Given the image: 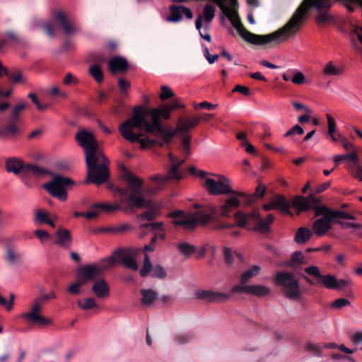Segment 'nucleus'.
Segmentation results:
<instances>
[{
    "mask_svg": "<svg viewBox=\"0 0 362 362\" xmlns=\"http://www.w3.org/2000/svg\"><path fill=\"white\" fill-rule=\"evenodd\" d=\"M154 130H156L158 134L162 136V141L159 143V145L160 146H163L165 144H168L171 141L173 136H175L177 134H179L177 131L175 129H173V128H169L168 129L165 130L161 126V129H154Z\"/></svg>",
    "mask_w": 362,
    "mask_h": 362,
    "instance_id": "nucleus-33",
    "label": "nucleus"
},
{
    "mask_svg": "<svg viewBox=\"0 0 362 362\" xmlns=\"http://www.w3.org/2000/svg\"><path fill=\"white\" fill-rule=\"evenodd\" d=\"M6 258L9 263L13 264L16 261L18 255L13 249L8 248L6 250Z\"/></svg>",
    "mask_w": 362,
    "mask_h": 362,
    "instance_id": "nucleus-58",
    "label": "nucleus"
},
{
    "mask_svg": "<svg viewBox=\"0 0 362 362\" xmlns=\"http://www.w3.org/2000/svg\"><path fill=\"white\" fill-rule=\"evenodd\" d=\"M8 77L10 80H11L13 83H24L25 82V79L22 74V73L16 70L11 73H8Z\"/></svg>",
    "mask_w": 362,
    "mask_h": 362,
    "instance_id": "nucleus-42",
    "label": "nucleus"
},
{
    "mask_svg": "<svg viewBox=\"0 0 362 362\" xmlns=\"http://www.w3.org/2000/svg\"><path fill=\"white\" fill-rule=\"evenodd\" d=\"M118 86L122 95L126 96L131 87L130 82L124 78H120L118 80Z\"/></svg>",
    "mask_w": 362,
    "mask_h": 362,
    "instance_id": "nucleus-43",
    "label": "nucleus"
},
{
    "mask_svg": "<svg viewBox=\"0 0 362 362\" xmlns=\"http://www.w3.org/2000/svg\"><path fill=\"white\" fill-rule=\"evenodd\" d=\"M141 303L146 307L152 305L158 298L157 292L152 289H142L141 291Z\"/></svg>",
    "mask_w": 362,
    "mask_h": 362,
    "instance_id": "nucleus-29",
    "label": "nucleus"
},
{
    "mask_svg": "<svg viewBox=\"0 0 362 362\" xmlns=\"http://www.w3.org/2000/svg\"><path fill=\"white\" fill-rule=\"evenodd\" d=\"M336 223L339 225L342 228H353L356 229H361L362 226L359 223H351V222H344L340 220L336 221Z\"/></svg>",
    "mask_w": 362,
    "mask_h": 362,
    "instance_id": "nucleus-50",
    "label": "nucleus"
},
{
    "mask_svg": "<svg viewBox=\"0 0 362 362\" xmlns=\"http://www.w3.org/2000/svg\"><path fill=\"white\" fill-rule=\"evenodd\" d=\"M34 234L37 237V238H39L41 243L42 244L48 241L51 238L50 235L46 230H36L34 231Z\"/></svg>",
    "mask_w": 362,
    "mask_h": 362,
    "instance_id": "nucleus-45",
    "label": "nucleus"
},
{
    "mask_svg": "<svg viewBox=\"0 0 362 362\" xmlns=\"http://www.w3.org/2000/svg\"><path fill=\"white\" fill-rule=\"evenodd\" d=\"M89 74L99 83L103 81V71L101 67L95 64L90 66L88 69Z\"/></svg>",
    "mask_w": 362,
    "mask_h": 362,
    "instance_id": "nucleus-36",
    "label": "nucleus"
},
{
    "mask_svg": "<svg viewBox=\"0 0 362 362\" xmlns=\"http://www.w3.org/2000/svg\"><path fill=\"white\" fill-rule=\"evenodd\" d=\"M235 223L240 227H244L247 224L256 222L253 230L262 235L268 234L270 231L272 225V214H269L265 218H262L259 212L257 210L245 214L241 211H238L234 216Z\"/></svg>",
    "mask_w": 362,
    "mask_h": 362,
    "instance_id": "nucleus-7",
    "label": "nucleus"
},
{
    "mask_svg": "<svg viewBox=\"0 0 362 362\" xmlns=\"http://www.w3.org/2000/svg\"><path fill=\"white\" fill-rule=\"evenodd\" d=\"M40 301H33L30 310L21 315V317L27 322L44 327L52 324V320L41 315L42 310Z\"/></svg>",
    "mask_w": 362,
    "mask_h": 362,
    "instance_id": "nucleus-13",
    "label": "nucleus"
},
{
    "mask_svg": "<svg viewBox=\"0 0 362 362\" xmlns=\"http://www.w3.org/2000/svg\"><path fill=\"white\" fill-rule=\"evenodd\" d=\"M34 221L39 224L47 223L52 228L55 227L54 221L49 218L47 212L42 209L35 210Z\"/></svg>",
    "mask_w": 362,
    "mask_h": 362,
    "instance_id": "nucleus-31",
    "label": "nucleus"
},
{
    "mask_svg": "<svg viewBox=\"0 0 362 362\" xmlns=\"http://www.w3.org/2000/svg\"><path fill=\"white\" fill-rule=\"evenodd\" d=\"M54 19L62 28L65 34L71 35L78 31V28L67 18L64 12H57L54 15Z\"/></svg>",
    "mask_w": 362,
    "mask_h": 362,
    "instance_id": "nucleus-22",
    "label": "nucleus"
},
{
    "mask_svg": "<svg viewBox=\"0 0 362 362\" xmlns=\"http://www.w3.org/2000/svg\"><path fill=\"white\" fill-rule=\"evenodd\" d=\"M223 255H224L225 262L228 265H230L233 263V253L230 248H228L227 247H224Z\"/></svg>",
    "mask_w": 362,
    "mask_h": 362,
    "instance_id": "nucleus-52",
    "label": "nucleus"
},
{
    "mask_svg": "<svg viewBox=\"0 0 362 362\" xmlns=\"http://www.w3.org/2000/svg\"><path fill=\"white\" fill-rule=\"evenodd\" d=\"M329 186H330L329 181L326 182L323 184H321L316 187L315 192L318 193V194L322 193L324 191H325L327 189H328L329 187Z\"/></svg>",
    "mask_w": 362,
    "mask_h": 362,
    "instance_id": "nucleus-64",
    "label": "nucleus"
},
{
    "mask_svg": "<svg viewBox=\"0 0 362 362\" xmlns=\"http://www.w3.org/2000/svg\"><path fill=\"white\" fill-rule=\"evenodd\" d=\"M306 274L314 278L318 279V284H322L329 289H336L337 288V279L331 274L322 275L320 269L317 266H310L304 269Z\"/></svg>",
    "mask_w": 362,
    "mask_h": 362,
    "instance_id": "nucleus-14",
    "label": "nucleus"
},
{
    "mask_svg": "<svg viewBox=\"0 0 362 362\" xmlns=\"http://www.w3.org/2000/svg\"><path fill=\"white\" fill-rule=\"evenodd\" d=\"M191 136L189 134H183V136L182 139V142L183 145V148L186 153H189V146H190Z\"/></svg>",
    "mask_w": 362,
    "mask_h": 362,
    "instance_id": "nucleus-55",
    "label": "nucleus"
},
{
    "mask_svg": "<svg viewBox=\"0 0 362 362\" xmlns=\"http://www.w3.org/2000/svg\"><path fill=\"white\" fill-rule=\"evenodd\" d=\"M122 177L127 183L125 188L117 187L114 190V197L120 204H97L95 206L107 212L119 210L122 206L125 209H141L148 206L149 203L142 194L144 182L128 170H124Z\"/></svg>",
    "mask_w": 362,
    "mask_h": 362,
    "instance_id": "nucleus-4",
    "label": "nucleus"
},
{
    "mask_svg": "<svg viewBox=\"0 0 362 362\" xmlns=\"http://www.w3.org/2000/svg\"><path fill=\"white\" fill-rule=\"evenodd\" d=\"M211 206H210L209 207V213H206L204 211H199L194 213H192V216L194 221V227L197 224H206L211 219L213 215H219L218 214H215L211 211Z\"/></svg>",
    "mask_w": 362,
    "mask_h": 362,
    "instance_id": "nucleus-27",
    "label": "nucleus"
},
{
    "mask_svg": "<svg viewBox=\"0 0 362 362\" xmlns=\"http://www.w3.org/2000/svg\"><path fill=\"white\" fill-rule=\"evenodd\" d=\"M80 288L74 282L69 286L68 291L72 295H77L81 293Z\"/></svg>",
    "mask_w": 362,
    "mask_h": 362,
    "instance_id": "nucleus-63",
    "label": "nucleus"
},
{
    "mask_svg": "<svg viewBox=\"0 0 362 362\" xmlns=\"http://www.w3.org/2000/svg\"><path fill=\"white\" fill-rule=\"evenodd\" d=\"M72 183L73 181L69 177L55 175L51 182L45 185L44 187L52 196L61 201H65L67 199V193L64 187Z\"/></svg>",
    "mask_w": 362,
    "mask_h": 362,
    "instance_id": "nucleus-11",
    "label": "nucleus"
},
{
    "mask_svg": "<svg viewBox=\"0 0 362 362\" xmlns=\"http://www.w3.org/2000/svg\"><path fill=\"white\" fill-rule=\"evenodd\" d=\"M221 11L229 18L239 35L247 42L254 45H265L272 41V34L258 35L253 34L245 29L241 23L235 7L237 0H214Z\"/></svg>",
    "mask_w": 362,
    "mask_h": 362,
    "instance_id": "nucleus-6",
    "label": "nucleus"
},
{
    "mask_svg": "<svg viewBox=\"0 0 362 362\" xmlns=\"http://www.w3.org/2000/svg\"><path fill=\"white\" fill-rule=\"evenodd\" d=\"M353 175L359 180L362 181V168L358 165H355L352 169Z\"/></svg>",
    "mask_w": 362,
    "mask_h": 362,
    "instance_id": "nucleus-62",
    "label": "nucleus"
},
{
    "mask_svg": "<svg viewBox=\"0 0 362 362\" xmlns=\"http://www.w3.org/2000/svg\"><path fill=\"white\" fill-rule=\"evenodd\" d=\"M139 274L142 277L151 275L152 277L164 279L166 276V272L160 264L153 266L147 253L144 254L142 267L139 270Z\"/></svg>",
    "mask_w": 362,
    "mask_h": 362,
    "instance_id": "nucleus-15",
    "label": "nucleus"
},
{
    "mask_svg": "<svg viewBox=\"0 0 362 362\" xmlns=\"http://www.w3.org/2000/svg\"><path fill=\"white\" fill-rule=\"evenodd\" d=\"M327 123H328V133L329 134H334L336 130L337 124L334 117L329 115H327Z\"/></svg>",
    "mask_w": 362,
    "mask_h": 362,
    "instance_id": "nucleus-53",
    "label": "nucleus"
},
{
    "mask_svg": "<svg viewBox=\"0 0 362 362\" xmlns=\"http://www.w3.org/2000/svg\"><path fill=\"white\" fill-rule=\"evenodd\" d=\"M139 217L142 219H146L148 221H151L154 218H156V212L154 211H146L141 214L139 215Z\"/></svg>",
    "mask_w": 362,
    "mask_h": 362,
    "instance_id": "nucleus-60",
    "label": "nucleus"
},
{
    "mask_svg": "<svg viewBox=\"0 0 362 362\" xmlns=\"http://www.w3.org/2000/svg\"><path fill=\"white\" fill-rule=\"evenodd\" d=\"M168 216L173 219V223L176 226H182L185 229L194 228L192 213L186 214L182 211H174L170 213Z\"/></svg>",
    "mask_w": 362,
    "mask_h": 362,
    "instance_id": "nucleus-17",
    "label": "nucleus"
},
{
    "mask_svg": "<svg viewBox=\"0 0 362 362\" xmlns=\"http://www.w3.org/2000/svg\"><path fill=\"white\" fill-rule=\"evenodd\" d=\"M276 281L282 286L284 296L291 300H299L302 298V291L298 279L292 272H277Z\"/></svg>",
    "mask_w": 362,
    "mask_h": 362,
    "instance_id": "nucleus-8",
    "label": "nucleus"
},
{
    "mask_svg": "<svg viewBox=\"0 0 362 362\" xmlns=\"http://www.w3.org/2000/svg\"><path fill=\"white\" fill-rule=\"evenodd\" d=\"M18 123L17 122H13L9 119L8 124L4 127L6 137L18 133L19 128L17 125Z\"/></svg>",
    "mask_w": 362,
    "mask_h": 362,
    "instance_id": "nucleus-41",
    "label": "nucleus"
},
{
    "mask_svg": "<svg viewBox=\"0 0 362 362\" xmlns=\"http://www.w3.org/2000/svg\"><path fill=\"white\" fill-rule=\"evenodd\" d=\"M170 112L166 105L161 108L136 107L133 115L119 124V131L129 142L138 141L143 148L151 147L156 141L148 138L142 139L143 132L149 134L153 133L154 129H161L160 117L168 119Z\"/></svg>",
    "mask_w": 362,
    "mask_h": 362,
    "instance_id": "nucleus-1",
    "label": "nucleus"
},
{
    "mask_svg": "<svg viewBox=\"0 0 362 362\" xmlns=\"http://www.w3.org/2000/svg\"><path fill=\"white\" fill-rule=\"evenodd\" d=\"M170 15L165 18L168 22L177 23L182 21V16H185L187 19L193 18L192 11L184 6L172 5L169 7Z\"/></svg>",
    "mask_w": 362,
    "mask_h": 362,
    "instance_id": "nucleus-18",
    "label": "nucleus"
},
{
    "mask_svg": "<svg viewBox=\"0 0 362 362\" xmlns=\"http://www.w3.org/2000/svg\"><path fill=\"white\" fill-rule=\"evenodd\" d=\"M76 140L83 148L87 165L86 183L100 185L107 181L110 177L109 160L99 148L93 132L81 129L76 134Z\"/></svg>",
    "mask_w": 362,
    "mask_h": 362,
    "instance_id": "nucleus-2",
    "label": "nucleus"
},
{
    "mask_svg": "<svg viewBox=\"0 0 362 362\" xmlns=\"http://www.w3.org/2000/svg\"><path fill=\"white\" fill-rule=\"evenodd\" d=\"M92 291L98 298H107L110 296L109 286L103 279L97 280L93 283Z\"/></svg>",
    "mask_w": 362,
    "mask_h": 362,
    "instance_id": "nucleus-25",
    "label": "nucleus"
},
{
    "mask_svg": "<svg viewBox=\"0 0 362 362\" xmlns=\"http://www.w3.org/2000/svg\"><path fill=\"white\" fill-rule=\"evenodd\" d=\"M313 232L308 228L300 227L296 232L294 240L298 244H305L313 236Z\"/></svg>",
    "mask_w": 362,
    "mask_h": 362,
    "instance_id": "nucleus-28",
    "label": "nucleus"
},
{
    "mask_svg": "<svg viewBox=\"0 0 362 362\" xmlns=\"http://www.w3.org/2000/svg\"><path fill=\"white\" fill-rule=\"evenodd\" d=\"M168 158L172 163L171 169L167 175H156L151 177V180L157 185L158 189L162 188L163 185L169 180H180L183 177V172L180 167L185 163V160H177L173 153H168Z\"/></svg>",
    "mask_w": 362,
    "mask_h": 362,
    "instance_id": "nucleus-10",
    "label": "nucleus"
},
{
    "mask_svg": "<svg viewBox=\"0 0 362 362\" xmlns=\"http://www.w3.org/2000/svg\"><path fill=\"white\" fill-rule=\"evenodd\" d=\"M305 78L302 72L297 71L291 78V81L296 85H301L305 83Z\"/></svg>",
    "mask_w": 362,
    "mask_h": 362,
    "instance_id": "nucleus-51",
    "label": "nucleus"
},
{
    "mask_svg": "<svg viewBox=\"0 0 362 362\" xmlns=\"http://www.w3.org/2000/svg\"><path fill=\"white\" fill-rule=\"evenodd\" d=\"M305 264V258L302 252L300 251H296L291 255V259L288 265L289 267L296 270Z\"/></svg>",
    "mask_w": 362,
    "mask_h": 362,
    "instance_id": "nucleus-34",
    "label": "nucleus"
},
{
    "mask_svg": "<svg viewBox=\"0 0 362 362\" xmlns=\"http://www.w3.org/2000/svg\"><path fill=\"white\" fill-rule=\"evenodd\" d=\"M292 105L297 110H303L308 114H311V112H312V110L310 108H308V107L305 106L303 103H300L298 102H293Z\"/></svg>",
    "mask_w": 362,
    "mask_h": 362,
    "instance_id": "nucleus-61",
    "label": "nucleus"
},
{
    "mask_svg": "<svg viewBox=\"0 0 362 362\" xmlns=\"http://www.w3.org/2000/svg\"><path fill=\"white\" fill-rule=\"evenodd\" d=\"M326 75L336 76L342 73V71L337 68L332 62H328L323 69Z\"/></svg>",
    "mask_w": 362,
    "mask_h": 362,
    "instance_id": "nucleus-40",
    "label": "nucleus"
},
{
    "mask_svg": "<svg viewBox=\"0 0 362 362\" xmlns=\"http://www.w3.org/2000/svg\"><path fill=\"white\" fill-rule=\"evenodd\" d=\"M71 242V233L68 230L60 229L56 233L55 244L64 248L69 247Z\"/></svg>",
    "mask_w": 362,
    "mask_h": 362,
    "instance_id": "nucleus-26",
    "label": "nucleus"
},
{
    "mask_svg": "<svg viewBox=\"0 0 362 362\" xmlns=\"http://www.w3.org/2000/svg\"><path fill=\"white\" fill-rule=\"evenodd\" d=\"M320 216L322 217L316 219L313 224V230L318 237L323 236L332 228L331 224L332 219L327 211H325Z\"/></svg>",
    "mask_w": 362,
    "mask_h": 362,
    "instance_id": "nucleus-19",
    "label": "nucleus"
},
{
    "mask_svg": "<svg viewBox=\"0 0 362 362\" xmlns=\"http://www.w3.org/2000/svg\"><path fill=\"white\" fill-rule=\"evenodd\" d=\"M188 172L189 174L194 175V176H196V177H200V178H203V179H205V177H206L207 175V173L206 171H204V170H197L195 167L194 166H191L188 168Z\"/></svg>",
    "mask_w": 362,
    "mask_h": 362,
    "instance_id": "nucleus-49",
    "label": "nucleus"
},
{
    "mask_svg": "<svg viewBox=\"0 0 362 362\" xmlns=\"http://www.w3.org/2000/svg\"><path fill=\"white\" fill-rule=\"evenodd\" d=\"M233 92H238L245 96L249 95L250 93L249 88L241 85L235 86L233 90Z\"/></svg>",
    "mask_w": 362,
    "mask_h": 362,
    "instance_id": "nucleus-57",
    "label": "nucleus"
},
{
    "mask_svg": "<svg viewBox=\"0 0 362 362\" xmlns=\"http://www.w3.org/2000/svg\"><path fill=\"white\" fill-rule=\"evenodd\" d=\"M56 298V295L54 292H50L47 294H45L41 297L35 298L33 301H40L41 307L43 308L44 302L45 300H48L49 299H53Z\"/></svg>",
    "mask_w": 362,
    "mask_h": 362,
    "instance_id": "nucleus-56",
    "label": "nucleus"
},
{
    "mask_svg": "<svg viewBox=\"0 0 362 362\" xmlns=\"http://www.w3.org/2000/svg\"><path fill=\"white\" fill-rule=\"evenodd\" d=\"M305 348L307 351L315 356H322V349L318 344L310 341L305 345Z\"/></svg>",
    "mask_w": 362,
    "mask_h": 362,
    "instance_id": "nucleus-38",
    "label": "nucleus"
},
{
    "mask_svg": "<svg viewBox=\"0 0 362 362\" xmlns=\"http://www.w3.org/2000/svg\"><path fill=\"white\" fill-rule=\"evenodd\" d=\"M77 305L80 308L84 310L98 308L94 298H87L83 300H78Z\"/></svg>",
    "mask_w": 362,
    "mask_h": 362,
    "instance_id": "nucleus-37",
    "label": "nucleus"
},
{
    "mask_svg": "<svg viewBox=\"0 0 362 362\" xmlns=\"http://www.w3.org/2000/svg\"><path fill=\"white\" fill-rule=\"evenodd\" d=\"M216 8L211 4H207L203 8L202 20H204L206 23H210L215 17Z\"/></svg>",
    "mask_w": 362,
    "mask_h": 362,
    "instance_id": "nucleus-35",
    "label": "nucleus"
},
{
    "mask_svg": "<svg viewBox=\"0 0 362 362\" xmlns=\"http://www.w3.org/2000/svg\"><path fill=\"white\" fill-rule=\"evenodd\" d=\"M231 292L264 297L269 293L270 289L263 285H235L231 288Z\"/></svg>",
    "mask_w": 362,
    "mask_h": 362,
    "instance_id": "nucleus-16",
    "label": "nucleus"
},
{
    "mask_svg": "<svg viewBox=\"0 0 362 362\" xmlns=\"http://www.w3.org/2000/svg\"><path fill=\"white\" fill-rule=\"evenodd\" d=\"M65 85H76L78 83V79L73 76L71 73H68L63 79Z\"/></svg>",
    "mask_w": 362,
    "mask_h": 362,
    "instance_id": "nucleus-54",
    "label": "nucleus"
},
{
    "mask_svg": "<svg viewBox=\"0 0 362 362\" xmlns=\"http://www.w3.org/2000/svg\"><path fill=\"white\" fill-rule=\"evenodd\" d=\"M217 180L206 177L204 186L207 192L212 195H226L218 206H211L213 213L218 214L223 217H230L233 211L241 205V197L246 193L235 190L232 188L230 180L224 176L216 175Z\"/></svg>",
    "mask_w": 362,
    "mask_h": 362,
    "instance_id": "nucleus-5",
    "label": "nucleus"
},
{
    "mask_svg": "<svg viewBox=\"0 0 362 362\" xmlns=\"http://www.w3.org/2000/svg\"><path fill=\"white\" fill-rule=\"evenodd\" d=\"M129 228H130V226L129 225L124 224V225H122V226H119L117 227L107 228L105 230L109 231V232L120 233H123L124 231L128 230Z\"/></svg>",
    "mask_w": 362,
    "mask_h": 362,
    "instance_id": "nucleus-59",
    "label": "nucleus"
},
{
    "mask_svg": "<svg viewBox=\"0 0 362 362\" xmlns=\"http://www.w3.org/2000/svg\"><path fill=\"white\" fill-rule=\"evenodd\" d=\"M261 271V267L258 265H253L248 269L243 272L240 276V285H247V283L252 278L257 276Z\"/></svg>",
    "mask_w": 362,
    "mask_h": 362,
    "instance_id": "nucleus-30",
    "label": "nucleus"
},
{
    "mask_svg": "<svg viewBox=\"0 0 362 362\" xmlns=\"http://www.w3.org/2000/svg\"><path fill=\"white\" fill-rule=\"evenodd\" d=\"M350 304L351 302L349 300L341 298L334 300L330 305V307L334 309H340L342 307L349 305Z\"/></svg>",
    "mask_w": 362,
    "mask_h": 362,
    "instance_id": "nucleus-44",
    "label": "nucleus"
},
{
    "mask_svg": "<svg viewBox=\"0 0 362 362\" xmlns=\"http://www.w3.org/2000/svg\"><path fill=\"white\" fill-rule=\"evenodd\" d=\"M108 69L112 74L123 73L128 69V62L124 57L115 56L108 61Z\"/></svg>",
    "mask_w": 362,
    "mask_h": 362,
    "instance_id": "nucleus-23",
    "label": "nucleus"
},
{
    "mask_svg": "<svg viewBox=\"0 0 362 362\" xmlns=\"http://www.w3.org/2000/svg\"><path fill=\"white\" fill-rule=\"evenodd\" d=\"M6 168L8 172L16 175L21 173L26 176H41L46 173V170L36 165L24 164L21 159L12 158L6 162Z\"/></svg>",
    "mask_w": 362,
    "mask_h": 362,
    "instance_id": "nucleus-9",
    "label": "nucleus"
},
{
    "mask_svg": "<svg viewBox=\"0 0 362 362\" xmlns=\"http://www.w3.org/2000/svg\"><path fill=\"white\" fill-rule=\"evenodd\" d=\"M193 338V336L190 333L179 334L176 337L175 341L179 344H184L190 341Z\"/></svg>",
    "mask_w": 362,
    "mask_h": 362,
    "instance_id": "nucleus-47",
    "label": "nucleus"
},
{
    "mask_svg": "<svg viewBox=\"0 0 362 362\" xmlns=\"http://www.w3.org/2000/svg\"><path fill=\"white\" fill-rule=\"evenodd\" d=\"M265 191H266L265 186L259 184L257 186V187L256 188V191L253 194L250 195L246 193L245 196L241 197V200L244 199L245 204L249 205V204L253 203L254 202H255V200L257 198L263 197L265 193Z\"/></svg>",
    "mask_w": 362,
    "mask_h": 362,
    "instance_id": "nucleus-32",
    "label": "nucleus"
},
{
    "mask_svg": "<svg viewBox=\"0 0 362 362\" xmlns=\"http://www.w3.org/2000/svg\"><path fill=\"white\" fill-rule=\"evenodd\" d=\"M200 121L199 117H195L192 119L180 118L177 122L176 130L179 134H185L189 130L196 127Z\"/></svg>",
    "mask_w": 362,
    "mask_h": 362,
    "instance_id": "nucleus-24",
    "label": "nucleus"
},
{
    "mask_svg": "<svg viewBox=\"0 0 362 362\" xmlns=\"http://www.w3.org/2000/svg\"><path fill=\"white\" fill-rule=\"evenodd\" d=\"M103 261L105 262L104 265H86L79 268L77 270V275L83 277L88 282L99 276L107 268L114 265L115 262L113 257H109Z\"/></svg>",
    "mask_w": 362,
    "mask_h": 362,
    "instance_id": "nucleus-12",
    "label": "nucleus"
},
{
    "mask_svg": "<svg viewBox=\"0 0 362 362\" xmlns=\"http://www.w3.org/2000/svg\"><path fill=\"white\" fill-rule=\"evenodd\" d=\"M177 249L186 257H189L195 251V247L187 243H179Z\"/></svg>",
    "mask_w": 362,
    "mask_h": 362,
    "instance_id": "nucleus-39",
    "label": "nucleus"
},
{
    "mask_svg": "<svg viewBox=\"0 0 362 362\" xmlns=\"http://www.w3.org/2000/svg\"><path fill=\"white\" fill-rule=\"evenodd\" d=\"M319 199L313 196L305 197L300 195L295 197L292 203L288 201L284 195L273 194V209H277L284 215H288L291 217L295 216V214L291 211V206L296 210V215H299L302 211L309 209L315 211V217L320 216L324 211H327L332 221H338V219L355 220L356 217L346 211L334 210L328 208L325 205L319 206Z\"/></svg>",
    "mask_w": 362,
    "mask_h": 362,
    "instance_id": "nucleus-3",
    "label": "nucleus"
},
{
    "mask_svg": "<svg viewBox=\"0 0 362 362\" xmlns=\"http://www.w3.org/2000/svg\"><path fill=\"white\" fill-rule=\"evenodd\" d=\"M197 298L204 300L207 302H224L229 299L230 295L212 291L197 290L195 292Z\"/></svg>",
    "mask_w": 362,
    "mask_h": 362,
    "instance_id": "nucleus-20",
    "label": "nucleus"
},
{
    "mask_svg": "<svg viewBox=\"0 0 362 362\" xmlns=\"http://www.w3.org/2000/svg\"><path fill=\"white\" fill-rule=\"evenodd\" d=\"M174 96L173 90L168 86H163L161 87V92L160 94V98L164 101Z\"/></svg>",
    "mask_w": 362,
    "mask_h": 362,
    "instance_id": "nucleus-46",
    "label": "nucleus"
},
{
    "mask_svg": "<svg viewBox=\"0 0 362 362\" xmlns=\"http://www.w3.org/2000/svg\"><path fill=\"white\" fill-rule=\"evenodd\" d=\"M137 253L136 250H132L129 252L126 251L117 252L115 255L119 258L122 264L127 268L136 271L139 268L135 260L134 255Z\"/></svg>",
    "mask_w": 362,
    "mask_h": 362,
    "instance_id": "nucleus-21",
    "label": "nucleus"
},
{
    "mask_svg": "<svg viewBox=\"0 0 362 362\" xmlns=\"http://www.w3.org/2000/svg\"><path fill=\"white\" fill-rule=\"evenodd\" d=\"M303 133V129L300 125L296 124L284 134V136L288 137L293 134L302 135Z\"/></svg>",
    "mask_w": 362,
    "mask_h": 362,
    "instance_id": "nucleus-48",
    "label": "nucleus"
}]
</instances>
